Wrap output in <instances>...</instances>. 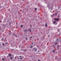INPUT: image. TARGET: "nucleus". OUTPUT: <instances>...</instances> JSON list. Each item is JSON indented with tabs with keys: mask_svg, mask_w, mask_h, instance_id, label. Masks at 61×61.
Returning <instances> with one entry per match:
<instances>
[{
	"mask_svg": "<svg viewBox=\"0 0 61 61\" xmlns=\"http://www.w3.org/2000/svg\"><path fill=\"white\" fill-rule=\"evenodd\" d=\"M21 27H23V26L22 25H21Z\"/></svg>",
	"mask_w": 61,
	"mask_h": 61,
	"instance_id": "4be33fe9",
	"label": "nucleus"
},
{
	"mask_svg": "<svg viewBox=\"0 0 61 61\" xmlns=\"http://www.w3.org/2000/svg\"><path fill=\"white\" fill-rule=\"evenodd\" d=\"M35 51L36 52L37 51V49H36L35 48L34 49Z\"/></svg>",
	"mask_w": 61,
	"mask_h": 61,
	"instance_id": "20e7f679",
	"label": "nucleus"
},
{
	"mask_svg": "<svg viewBox=\"0 0 61 61\" xmlns=\"http://www.w3.org/2000/svg\"><path fill=\"white\" fill-rule=\"evenodd\" d=\"M56 42H61V39H56Z\"/></svg>",
	"mask_w": 61,
	"mask_h": 61,
	"instance_id": "f257e3e1",
	"label": "nucleus"
},
{
	"mask_svg": "<svg viewBox=\"0 0 61 61\" xmlns=\"http://www.w3.org/2000/svg\"><path fill=\"white\" fill-rule=\"evenodd\" d=\"M17 24V23H16V24Z\"/></svg>",
	"mask_w": 61,
	"mask_h": 61,
	"instance_id": "bf43d9fd",
	"label": "nucleus"
},
{
	"mask_svg": "<svg viewBox=\"0 0 61 61\" xmlns=\"http://www.w3.org/2000/svg\"><path fill=\"white\" fill-rule=\"evenodd\" d=\"M57 61H60V59H59V60H58Z\"/></svg>",
	"mask_w": 61,
	"mask_h": 61,
	"instance_id": "6ab92c4d",
	"label": "nucleus"
},
{
	"mask_svg": "<svg viewBox=\"0 0 61 61\" xmlns=\"http://www.w3.org/2000/svg\"><path fill=\"white\" fill-rule=\"evenodd\" d=\"M14 35H15V34H14Z\"/></svg>",
	"mask_w": 61,
	"mask_h": 61,
	"instance_id": "58836bf2",
	"label": "nucleus"
},
{
	"mask_svg": "<svg viewBox=\"0 0 61 61\" xmlns=\"http://www.w3.org/2000/svg\"><path fill=\"white\" fill-rule=\"evenodd\" d=\"M47 23L45 25V26H47Z\"/></svg>",
	"mask_w": 61,
	"mask_h": 61,
	"instance_id": "1a4fd4ad",
	"label": "nucleus"
},
{
	"mask_svg": "<svg viewBox=\"0 0 61 61\" xmlns=\"http://www.w3.org/2000/svg\"><path fill=\"white\" fill-rule=\"evenodd\" d=\"M12 51H13V50H14V49H12Z\"/></svg>",
	"mask_w": 61,
	"mask_h": 61,
	"instance_id": "c9c22d12",
	"label": "nucleus"
},
{
	"mask_svg": "<svg viewBox=\"0 0 61 61\" xmlns=\"http://www.w3.org/2000/svg\"><path fill=\"white\" fill-rule=\"evenodd\" d=\"M9 35H11V32L10 31V33H9Z\"/></svg>",
	"mask_w": 61,
	"mask_h": 61,
	"instance_id": "6e6552de",
	"label": "nucleus"
},
{
	"mask_svg": "<svg viewBox=\"0 0 61 61\" xmlns=\"http://www.w3.org/2000/svg\"><path fill=\"white\" fill-rule=\"evenodd\" d=\"M56 15H57V13H56L55 14Z\"/></svg>",
	"mask_w": 61,
	"mask_h": 61,
	"instance_id": "dca6fc26",
	"label": "nucleus"
},
{
	"mask_svg": "<svg viewBox=\"0 0 61 61\" xmlns=\"http://www.w3.org/2000/svg\"><path fill=\"white\" fill-rule=\"evenodd\" d=\"M38 52H39V51H38Z\"/></svg>",
	"mask_w": 61,
	"mask_h": 61,
	"instance_id": "a19ab883",
	"label": "nucleus"
},
{
	"mask_svg": "<svg viewBox=\"0 0 61 61\" xmlns=\"http://www.w3.org/2000/svg\"><path fill=\"white\" fill-rule=\"evenodd\" d=\"M51 17H53V16H52V15H51Z\"/></svg>",
	"mask_w": 61,
	"mask_h": 61,
	"instance_id": "7c9ffc66",
	"label": "nucleus"
},
{
	"mask_svg": "<svg viewBox=\"0 0 61 61\" xmlns=\"http://www.w3.org/2000/svg\"><path fill=\"white\" fill-rule=\"evenodd\" d=\"M38 61H40V60H38Z\"/></svg>",
	"mask_w": 61,
	"mask_h": 61,
	"instance_id": "c85d7f7f",
	"label": "nucleus"
},
{
	"mask_svg": "<svg viewBox=\"0 0 61 61\" xmlns=\"http://www.w3.org/2000/svg\"><path fill=\"white\" fill-rule=\"evenodd\" d=\"M43 37V38H44V37Z\"/></svg>",
	"mask_w": 61,
	"mask_h": 61,
	"instance_id": "13d9d810",
	"label": "nucleus"
},
{
	"mask_svg": "<svg viewBox=\"0 0 61 61\" xmlns=\"http://www.w3.org/2000/svg\"><path fill=\"white\" fill-rule=\"evenodd\" d=\"M9 56H11V54H9Z\"/></svg>",
	"mask_w": 61,
	"mask_h": 61,
	"instance_id": "9d476101",
	"label": "nucleus"
},
{
	"mask_svg": "<svg viewBox=\"0 0 61 61\" xmlns=\"http://www.w3.org/2000/svg\"><path fill=\"white\" fill-rule=\"evenodd\" d=\"M35 10H37V8H35Z\"/></svg>",
	"mask_w": 61,
	"mask_h": 61,
	"instance_id": "4468645a",
	"label": "nucleus"
},
{
	"mask_svg": "<svg viewBox=\"0 0 61 61\" xmlns=\"http://www.w3.org/2000/svg\"><path fill=\"white\" fill-rule=\"evenodd\" d=\"M59 46H60V45H58L57 46V47H59Z\"/></svg>",
	"mask_w": 61,
	"mask_h": 61,
	"instance_id": "f8f14e48",
	"label": "nucleus"
},
{
	"mask_svg": "<svg viewBox=\"0 0 61 61\" xmlns=\"http://www.w3.org/2000/svg\"><path fill=\"white\" fill-rule=\"evenodd\" d=\"M33 47H30V48H32Z\"/></svg>",
	"mask_w": 61,
	"mask_h": 61,
	"instance_id": "72a5a7b5",
	"label": "nucleus"
},
{
	"mask_svg": "<svg viewBox=\"0 0 61 61\" xmlns=\"http://www.w3.org/2000/svg\"><path fill=\"white\" fill-rule=\"evenodd\" d=\"M5 44H7V43H5Z\"/></svg>",
	"mask_w": 61,
	"mask_h": 61,
	"instance_id": "4c0bfd02",
	"label": "nucleus"
},
{
	"mask_svg": "<svg viewBox=\"0 0 61 61\" xmlns=\"http://www.w3.org/2000/svg\"><path fill=\"white\" fill-rule=\"evenodd\" d=\"M2 60H3V61H5V59H4V58H2Z\"/></svg>",
	"mask_w": 61,
	"mask_h": 61,
	"instance_id": "2eb2a0df",
	"label": "nucleus"
},
{
	"mask_svg": "<svg viewBox=\"0 0 61 61\" xmlns=\"http://www.w3.org/2000/svg\"><path fill=\"white\" fill-rule=\"evenodd\" d=\"M28 31V30H24L25 32H27V31Z\"/></svg>",
	"mask_w": 61,
	"mask_h": 61,
	"instance_id": "7ed1b4c3",
	"label": "nucleus"
},
{
	"mask_svg": "<svg viewBox=\"0 0 61 61\" xmlns=\"http://www.w3.org/2000/svg\"><path fill=\"white\" fill-rule=\"evenodd\" d=\"M1 27H0V30H1Z\"/></svg>",
	"mask_w": 61,
	"mask_h": 61,
	"instance_id": "aec40b11",
	"label": "nucleus"
},
{
	"mask_svg": "<svg viewBox=\"0 0 61 61\" xmlns=\"http://www.w3.org/2000/svg\"><path fill=\"white\" fill-rule=\"evenodd\" d=\"M10 16H11V15H10Z\"/></svg>",
	"mask_w": 61,
	"mask_h": 61,
	"instance_id": "4d7b16f0",
	"label": "nucleus"
},
{
	"mask_svg": "<svg viewBox=\"0 0 61 61\" xmlns=\"http://www.w3.org/2000/svg\"><path fill=\"white\" fill-rule=\"evenodd\" d=\"M2 40H4V39H2Z\"/></svg>",
	"mask_w": 61,
	"mask_h": 61,
	"instance_id": "a18cd8bd",
	"label": "nucleus"
},
{
	"mask_svg": "<svg viewBox=\"0 0 61 61\" xmlns=\"http://www.w3.org/2000/svg\"><path fill=\"white\" fill-rule=\"evenodd\" d=\"M12 58H13V57H11L10 58V60H12Z\"/></svg>",
	"mask_w": 61,
	"mask_h": 61,
	"instance_id": "ddd939ff",
	"label": "nucleus"
},
{
	"mask_svg": "<svg viewBox=\"0 0 61 61\" xmlns=\"http://www.w3.org/2000/svg\"><path fill=\"white\" fill-rule=\"evenodd\" d=\"M30 29V30H31V29Z\"/></svg>",
	"mask_w": 61,
	"mask_h": 61,
	"instance_id": "49530a36",
	"label": "nucleus"
},
{
	"mask_svg": "<svg viewBox=\"0 0 61 61\" xmlns=\"http://www.w3.org/2000/svg\"><path fill=\"white\" fill-rule=\"evenodd\" d=\"M26 40H28V39H27V37H26Z\"/></svg>",
	"mask_w": 61,
	"mask_h": 61,
	"instance_id": "f3484780",
	"label": "nucleus"
},
{
	"mask_svg": "<svg viewBox=\"0 0 61 61\" xmlns=\"http://www.w3.org/2000/svg\"><path fill=\"white\" fill-rule=\"evenodd\" d=\"M28 31H30V30H28Z\"/></svg>",
	"mask_w": 61,
	"mask_h": 61,
	"instance_id": "09e8293b",
	"label": "nucleus"
},
{
	"mask_svg": "<svg viewBox=\"0 0 61 61\" xmlns=\"http://www.w3.org/2000/svg\"><path fill=\"white\" fill-rule=\"evenodd\" d=\"M32 27V26H31V27Z\"/></svg>",
	"mask_w": 61,
	"mask_h": 61,
	"instance_id": "3c124183",
	"label": "nucleus"
},
{
	"mask_svg": "<svg viewBox=\"0 0 61 61\" xmlns=\"http://www.w3.org/2000/svg\"><path fill=\"white\" fill-rule=\"evenodd\" d=\"M15 36V37H17V36H16V35Z\"/></svg>",
	"mask_w": 61,
	"mask_h": 61,
	"instance_id": "2f4dec72",
	"label": "nucleus"
},
{
	"mask_svg": "<svg viewBox=\"0 0 61 61\" xmlns=\"http://www.w3.org/2000/svg\"><path fill=\"white\" fill-rule=\"evenodd\" d=\"M32 45H33V43H32Z\"/></svg>",
	"mask_w": 61,
	"mask_h": 61,
	"instance_id": "ea45409f",
	"label": "nucleus"
},
{
	"mask_svg": "<svg viewBox=\"0 0 61 61\" xmlns=\"http://www.w3.org/2000/svg\"><path fill=\"white\" fill-rule=\"evenodd\" d=\"M5 39H6V38H5Z\"/></svg>",
	"mask_w": 61,
	"mask_h": 61,
	"instance_id": "c03bdc74",
	"label": "nucleus"
},
{
	"mask_svg": "<svg viewBox=\"0 0 61 61\" xmlns=\"http://www.w3.org/2000/svg\"><path fill=\"white\" fill-rule=\"evenodd\" d=\"M54 19L55 20H57V21H58L59 20L58 19Z\"/></svg>",
	"mask_w": 61,
	"mask_h": 61,
	"instance_id": "f03ea898",
	"label": "nucleus"
},
{
	"mask_svg": "<svg viewBox=\"0 0 61 61\" xmlns=\"http://www.w3.org/2000/svg\"><path fill=\"white\" fill-rule=\"evenodd\" d=\"M0 46H1V44H0Z\"/></svg>",
	"mask_w": 61,
	"mask_h": 61,
	"instance_id": "de8ad7c7",
	"label": "nucleus"
},
{
	"mask_svg": "<svg viewBox=\"0 0 61 61\" xmlns=\"http://www.w3.org/2000/svg\"><path fill=\"white\" fill-rule=\"evenodd\" d=\"M50 5L49 4V5H48V7H50Z\"/></svg>",
	"mask_w": 61,
	"mask_h": 61,
	"instance_id": "39448f33",
	"label": "nucleus"
},
{
	"mask_svg": "<svg viewBox=\"0 0 61 61\" xmlns=\"http://www.w3.org/2000/svg\"><path fill=\"white\" fill-rule=\"evenodd\" d=\"M22 59H23V58H20V60H21Z\"/></svg>",
	"mask_w": 61,
	"mask_h": 61,
	"instance_id": "412c9836",
	"label": "nucleus"
},
{
	"mask_svg": "<svg viewBox=\"0 0 61 61\" xmlns=\"http://www.w3.org/2000/svg\"><path fill=\"white\" fill-rule=\"evenodd\" d=\"M59 31V30H58V31Z\"/></svg>",
	"mask_w": 61,
	"mask_h": 61,
	"instance_id": "e433bc0d",
	"label": "nucleus"
},
{
	"mask_svg": "<svg viewBox=\"0 0 61 61\" xmlns=\"http://www.w3.org/2000/svg\"><path fill=\"white\" fill-rule=\"evenodd\" d=\"M2 45H4V46L5 45V44H4L3 43H2Z\"/></svg>",
	"mask_w": 61,
	"mask_h": 61,
	"instance_id": "b1692460",
	"label": "nucleus"
},
{
	"mask_svg": "<svg viewBox=\"0 0 61 61\" xmlns=\"http://www.w3.org/2000/svg\"><path fill=\"white\" fill-rule=\"evenodd\" d=\"M23 1H24V0H22Z\"/></svg>",
	"mask_w": 61,
	"mask_h": 61,
	"instance_id": "5fc2aeb1",
	"label": "nucleus"
},
{
	"mask_svg": "<svg viewBox=\"0 0 61 61\" xmlns=\"http://www.w3.org/2000/svg\"><path fill=\"white\" fill-rule=\"evenodd\" d=\"M9 25H10V24H11V22H9Z\"/></svg>",
	"mask_w": 61,
	"mask_h": 61,
	"instance_id": "bb28decb",
	"label": "nucleus"
},
{
	"mask_svg": "<svg viewBox=\"0 0 61 61\" xmlns=\"http://www.w3.org/2000/svg\"><path fill=\"white\" fill-rule=\"evenodd\" d=\"M55 58H56V59H57V56H56Z\"/></svg>",
	"mask_w": 61,
	"mask_h": 61,
	"instance_id": "0eeeda50",
	"label": "nucleus"
},
{
	"mask_svg": "<svg viewBox=\"0 0 61 61\" xmlns=\"http://www.w3.org/2000/svg\"><path fill=\"white\" fill-rule=\"evenodd\" d=\"M30 38H32V37H30Z\"/></svg>",
	"mask_w": 61,
	"mask_h": 61,
	"instance_id": "f704fd0d",
	"label": "nucleus"
},
{
	"mask_svg": "<svg viewBox=\"0 0 61 61\" xmlns=\"http://www.w3.org/2000/svg\"><path fill=\"white\" fill-rule=\"evenodd\" d=\"M31 39H30V40H31Z\"/></svg>",
	"mask_w": 61,
	"mask_h": 61,
	"instance_id": "603ef678",
	"label": "nucleus"
},
{
	"mask_svg": "<svg viewBox=\"0 0 61 61\" xmlns=\"http://www.w3.org/2000/svg\"><path fill=\"white\" fill-rule=\"evenodd\" d=\"M56 21H54L53 23V24H55V23H56Z\"/></svg>",
	"mask_w": 61,
	"mask_h": 61,
	"instance_id": "423d86ee",
	"label": "nucleus"
},
{
	"mask_svg": "<svg viewBox=\"0 0 61 61\" xmlns=\"http://www.w3.org/2000/svg\"><path fill=\"white\" fill-rule=\"evenodd\" d=\"M23 50V49H21V50Z\"/></svg>",
	"mask_w": 61,
	"mask_h": 61,
	"instance_id": "6e6d98bb",
	"label": "nucleus"
},
{
	"mask_svg": "<svg viewBox=\"0 0 61 61\" xmlns=\"http://www.w3.org/2000/svg\"><path fill=\"white\" fill-rule=\"evenodd\" d=\"M31 26V25H30V26Z\"/></svg>",
	"mask_w": 61,
	"mask_h": 61,
	"instance_id": "8fccbe9b",
	"label": "nucleus"
},
{
	"mask_svg": "<svg viewBox=\"0 0 61 61\" xmlns=\"http://www.w3.org/2000/svg\"><path fill=\"white\" fill-rule=\"evenodd\" d=\"M30 32H31V30H30Z\"/></svg>",
	"mask_w": 61,
	"mask_h": 61,
	"instance_id": "79ce46f5",
	"label": "nucleus"
},
{
	"mask_svg": "<svg viewBox=\"0 0 61 61\" xmlns=\"http://www.w3.org/2000/svg\"><path fill=\"white\" fill-rule=\"evenodd\" d=\"M26 51V49L24 51V52H25Z\"/></svg>",
	"mask_w": 61,
	"mask_h": 61,
	"instance_id": "a211bd4d",
	"label": "nucleus"
},
{
	"mask_svg": "<svg viewBox=\"0 0 61 61\" xmlns=\"http://www.w3.org/2000/svg\"><path fill=\"white\" fill-rule=\"evenodd\" d=\"M15 58H16V57H15Z\"/></svg>",
	"mask_w": 61,
	"mask_h": 61,
	"instance_id": "c756f323",
	"label": "nucleus"
},
{
	"mask_svg": "<svg viewBox=\"0 0 61 61\" xmlns=\"http://www.w3.org/2000/svg\"><path fill=\"white\" fill-rule=\"evenodd\" d=\"M53 53H54V52H55V50H54L53 51Z\"/></svg>",
	"mask_w": 61,
	"mask_h": 61,
	"instance_id": "9b49d317",
	"label": "nucleus"
},
{
	"mask_svg": "<svg viewBox=\"0 0 61 61\" xmlns=\"http://www.w3.org/2000/svg\"><path fill=\"white\" fill-rule=\"evenodd\" d=\"M1 22H2V21L1 20L0 21V23H1Z\"/></svg>",
	"mask_w": 61,
	"mask_h": 61,
	"instance_id": "cd10ccee",
	"label": "nucleus"
},
{
	"mask_svg": "<svg viewBox=\"0 0 61 61\" xmlns=\"http://www.w3.org/2000/svg\"><path fill=\"white\" fill-rule=\"evenodd\" d=\"M59 17L58 16V17Z\"/></svg>",
	"mask_w": 61,
	"mask_h": 61,
	"instance_id": "37998d69",
	"label": "nucleus"
},
{
	"mask_svg": "<svg viewBox=\"0 0 61 61\" xmlns=\"http://www.w3.org/2000/svg\"><path fill=\"white\" fill-rule=\"evenodd\" d=\"M53 16H55V15H54V14H53Z\"/></svg>",
	"mask_w": 61,
	"mask_h": 61,
	"instance_id": "a878e982",
	"label": "nucleus"
},
{
	"mask_svg": "<svg viewBox=\"0 0 61 61\" xmlns=\"http://www.w3.org/2000/svg\"><path fill=\"white\" fill-rule=\"evenodd\" d=\"M47 36L48 37H50V36H49V35H48Z\"/></svg>",
	"mask_w": 61,
	"mask_h": 61,
	"instance_id": "5701e85b",
	"label": "nucleus"
},
{
	"mask_svg": "<svg viewBox=\"0 0 61 61\" xmlns=\"http://www.w3.org/2000/svg\"><path fill=\"white\" fill-rule=\"evenodd\" d=\"M9 57V56H7V57L8 58Z\"/></svg>",
	"mask_w": 61,
	"mask_h": 61,
	"instance_id": "393cba45",
	"label": "nucleus"
},
{
	"mask_svg": "<svg viewBox=\"0 0 61 61\" xmlns=\"http://www.w3.org/2000/svg\"><path fill=\"white\" fill-rule=\"evenodd\" d=\"M49 30H50V29H49Z\"/></svg>",
	"mask_w": 61,
	"mask_h": 61,
	"instance_id": "864d4df0",
	"label": "nucleus"
},
{
	"mask_svg": "<svg viewBox=\"0 0 61 61\" xmlns=\"http://www.w3.org/2000/svg\"><path fill=\"white\" fill-rule=\"evenodd\" d=\"M19 57H21V56H19Z\"/></svg>",
	"mask_w": 61,
	"mask_h": 61,
	"instance_id": "473e14b6",
	"label": "nucleus"
}]
</instances>
